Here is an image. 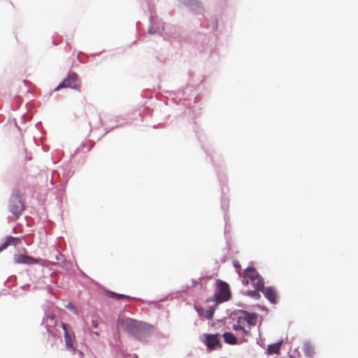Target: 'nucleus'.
I'll list each match as a JSON object with an SVG mask.
<instances>
[{
	"instance_id": "obj_1",
	"label": "nucleus",
	"mask_w": 358,
	"mask_h": 358,
	"mask_svg": "<svg viewBox=\"0 0 358 358\" xmlns=\"http://www.w3.org/2000/svg\"><path fill=\"white\" fill-rule=\"evenodd\" d=\"M117 326L131 334L140 341H145L149 336L152 326L131 318L119 319Z\"/></svg>"
},
{
	"instance_id": "obj_2",
	"label": "nucleus",
	"mask_w": 358,
	"mask_h": 358,
	"mask_svg": "<svg viewBox=\"0 0 358 358\" xmlns=\"http://www.w3.org/2000/svg\"><path fill=\"white\" fill-rule=\"evenodd\" d=\"M257 320L256 314L244 311L238 317L236 323L233 324L232 328L236 331H242L245 336H250L251 327L256 325Z\"/></svg>"
},
{
	"instance_id": "obj_3",
	"label": "nucleus",
	"mask_w": 358,
	"mask_h": 358,
	"mask_svg": "<svg viewBox=\"0 0 358 358\" xmlns=\"http://www.w3.org/2000/svg\"><path fill=\"white\" fill-rule=\"evenodd\" d=\"M242 277V282L243 285L248 286L250 284L252 287L257 290L263 289V285H264V278L255 268L250 266L245 268L243 272Z\"/></svg>"
},
{
	"instance_id": "obj_4",
	"label": "nucleus",
	"mask_w": 358,
	"mask_h": 358,
	"mask_svg": "<svg viewBox=\"0 0 358 358\" xmlns=\"http://www.w3.org/2000/svg\"><path fill=\"white\" fill-rule=\"evenodd\" d=\"M24 202L18 189L13 192L8 203V210L13 215L15 220H17L24 210Z\"/></svg>"
},
{
	"instance_id": "obj_5",
	"label": "nucleus",
	"mask_w": 358,
	"mask_h": 358,
	"mask_svg": "<svg viewBox=\"0 0 358 358\" xmlns=\"http://www.w3.org/2000/svg\"><path fill=\"white\" fill-rule=\"evenodd\" d=\"M217 290L213 296V301L222 303L228 301L231 296L229 285L221 280L216 282Z\"/></svg>"
},
{
	"instance_id": "obj_6",
	"label": "nucleus",
	"mask_w": 358,
	"mask_h": 358,
	"mask_svg": "<svg viewBox=\"0 0 358 358\" xmlns=\"http://www.w3.org/2000/svg\"><path fill=\"white\" fill-rule=\"evenodd\" d=\"M80 87L81 83L78 76L76 73H72L55 89V91H58L60 89L66 87H70L71 89L78 90Z\"/></svg>"
},
{
	"instance_id": "obj_7",
	"label": "nucleus",
	"mask_w": 358,
	"mask_h": 358,
	"mask_svg": "<svg viewBox=\"0 0 358 358\" xmlns=\"http://www.w3.org/2000/svg\"><path fill=\"white\" fill-rule=\"evenodd\" d=\"M201 341L210 350H214L222 347L218 334H203Z\"/></svg>"
},
{
	"instance_id": "obj_8",
	"label": "nucleus",
	"mask_w": 358,
	"mask_h": 358,
	"mask_svg": "<svg viewBox=\"0 0 358 358\" xmlns=\"http://www.w3.org/2000/svg\"><path fill=\"white\" fill-rule=\"evenodd\" d=\"M62 327L64 331L66 348L74 352L76 348L74 333L73 331H69L68 330L67 324L64 322L62 323Z\"/></svg>"
},
{
	"instance_id": "obj_9",
	"label": "nucleus",
	"mask_w": 358,
	"mask_h": 358,
	"mask_svg": "<svg viewBox=\"0 0 358 358\" xmlns=\"http://www.w3.org/2000/svg\"><path fill=\"white\" fill-rule=\"evenodd\" d=\"M224 341L229 345H237L248 341L245 338H240L239 340L231 332H224L222 335Z\"/></svg>"
},
{
	"instance_id": "obj_10",
	"label": "nucleus",
	"mask_w": 358,
	"mask_h": 358,
	"mask_svg": "<svg viewBox=\"0 0 358 358\" xmlns=\"http://www.w3.org/2000/svg\"><path fill=\"white\" fill-rule=\"evenodd\" d=\"M14 262L15 264H35L38 262V260L32 257L17 255L14 257Z\"/></svg>"
},
{
	"instance_id": "obj_11",
	"label": "nucleus",
	"mask_w": 358,
	"mask_h": 358,
	"mask_svg": "<svg viewBox=\"0 0 358 358\" xmlns=\"http://www.w3.org/2000/svg\"><path fill=\"white\" fill-rule=\"evenodd\" d=\"M261 292L264 294V296L272 303H277V294L275 290L271 287H265L264 285H263V289H260Z\"/></svg>"
},
{
	"instance_id": "obj_12",
	"label": "nucleus",
	"mask_w": 358,
	"mask_h": 358,
	"mask_svg": "<svg viewBox=\"0 0 358 358\" xmlns=\"http://www.w3.org/2000/svg\"><path fill=\"white\" fill-rule=\"evenodd\" d=\"M19 243V238L8 236L0 247V252L7 248L9 245H16Z\"/></svg>"
},
{
	"instance_id": "obj_13",
	"label": "nucleus",
	"mask_w": 358,
	"mask_h": 358,
	"mask_svg": "<svg viewBox=\"0 0 358 358\" xmlns=\"http://www.w3.org/2000/svg\"><path fill=\"white\" fill-rule=\"evenodd\" d=\"M302 349L305 355L308 357H312L315 354L314 346L310 341L304 342Z\"/></svg>"
},
{
	"instance_id": "obj_14",
	"label": "nucleus",
	"mask_w": 358,
	"mask_h": 358,
	"mask_svg": "<svg viewBox=\"0 0 358 358\" xmlns=\"http://www.w3.org/2000/svg\"><path fill=\"white\" fill-rule=\"evenodd\" d=\"M282 344V342H278L276 343H273L272 345H269L267 348L268 353L270 355L272 354H276L278 355L280 352V350L281 348V345Z\"/></svg>"
},
{
	"instance_id": "obj_15",
	"label": "nucleus",
	"mask_w": 358,
	"mask_h": 358,
	"mask_svg": "<svg viewBox=\"0 0 358 358\" xmlns=\"http://www.w3.org/2000/svg\"><path fill=\"white\" fill-rule=\"evenodd\" d=\"M106 295L109 298L116 299L117 300H120V299L129 300L131 299V296L129 295L117 294V293L111 292V291H108L106 293Z\"/></svg>"
},
{
	"instance_id": "obj_16",
	"label": "nucleus",
	"mask_w": 358,
	"mask_h": 358,
	"mask_svg": "<svg viewBox=\"0 0 358 358\" xmlns=\"http://www.w3.org/2000/svg\"><path fill=\"white\" fill-rule=\"evenodd\" d=\"M259 291L260 290H257L255 289V290L248 291L246 294L255 300H258L261 297V295L259 293Z\"/></svg>"
},
{
	"instance_id": "obj_17",
	"label": "nucleus",
	"mask_w": 358,
	"mask_h": 358,
	"mask_svg": "<svg viewBox=\"0 0 358 358\" xmlns=\"http://www.w3.org/2000/svg\"><path fill=\"white\" fill-rule=\"evenodd\" d=\"M213 311L208 310V311L206 312L205 317L207 319L210 320L213 317Z\"/></svg>"
},
{
	"instance_id": "obj_18",
	"label": "nucleus",
	"mask_w": 358,
	"mask_h": 358,
	"mask_svg": "<svg viewBox=\"0 0 358 358\" xmlns=\"http://www.w3.org/2000/svg\"><path fill=\"white\" fill-rule=\"evenodd\" d=\"M92 327L94 328V329H97L98 327H99V323L96 320H92Z\"/></svg>"
},
{
	"instance_id": "obj_19",
	"label": "nucleus",
	"mask_w": 358,
	"mask_h": 358,
	"mask_svg": "<svg viewBox=\"0 0 358 358\" xmlns=\"http://www.w3.org/2000/svg\"><path fill=\"white\" fill-rule=\"evenodd\" d=\"M198 284V282H196V280H192V285H191V287H195L196 286V285Z\"/></svg>"
},
{
	"instance_id": "obj_20",
	"label": "nucleus",
	"mask_w": 358,
	"mask_h": 358,
	"mask_svg": "<svg viewBox=\"0 0 358 358\" xmlns=\"http://www.w3.org/2000/svg\"><path fill=\"white\" fill-rule=\"evenodd\" d=\"M67 307H68L69 308H70V309H72V308H73V306H72V304H69V305L67 306Z\"/></svg>"
},
{
	"instance_id": "obj_21",
	"label": "nucleus",
	"mask_w": 358,
	"mask_h": 358,
	"mask_svg": "<svg viewBox=\"0 0 358 358\" xmlns=\"http://www.w3.org/2000/svg\"><path fill=\"white\" fill-rule=\"evenodd\" d=\"M201 311H202V310H201V311H200V310H198V313H199V314L200 315H203V313H202Z\"/></svg>"
},
{
	"instance_id": "obj_22",
	"label": "nucleus",
	"mask_w": 358,
	"mask_h": 358,
	"mask_svg": "<svg viewBox=\"0 0 358 358\" xmlns=\"http://www.w3.org/2000/svg\"><path fill=\"white\" fill-rule=\"evenodd\" d=\"M95 335L99 336V333L96 331L93 332Z\"/></svg>"
},
{
	"instance_id": "obj_23",
	"label": "nucleus",
	"mask_w": 358,
	"mask_h": 358,
	"mask_svg": "<svg viewBox=\"0 0 358 358\" xmlns=\"http://www.w3.org/2000/svg\"><path fill=\"white\" fill-rule=\"evenodd\" d=\"M235 266L237 267V266H240V264H235Z\"/></svg>"
},
{
	"instance_id": "obj_24",
	"label": "nucleus",
	"mask_w": 358,
	"mask_h": 358,
	"mask_svg": "<svg viewBox=\"0 0 358 358\" xmlns=\"http://www.w3.org/2000/svg\"><path fill=\"white\" fill-rule=\"evenodd\" d=\"M235 266L237 267V266H240V264H235Z\"/></svg>"
}]
</instances>
